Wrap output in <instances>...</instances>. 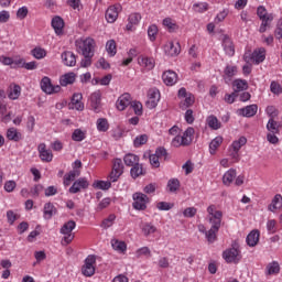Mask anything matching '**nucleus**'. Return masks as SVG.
Returning a JSON list of instances; mask_svg holds the SVG:
<instances>
[{"label":"nucleus","instance_id":"f257e3e1","mask_svg":"<svg viewBox=\"0 0 282 282\" xmlns=\"http://www.w3.org/2000/svg\"><path fill=\"white\" fill-rule=\"evenodd\" d=\"M95 43L96 42L91 37L76 42L77 52H79V54L84 56L80 62V67H91V58H94Z\"/></svg>","mask_w":282,"mask_h":282},{"label":"nucleus","instance_id":"f03ea898","mask_svg":"<svg viewBox=\"0 0 282 282\" xmlns=\"http://www.w3.org/2000/svg\"><path fill=\"white\" fill-rule=\"evenodd\" d=\"M75 228H76V221L68 220L59 229L61 235H64L63 241L65 242V246H69V243H72V241H74L75 235L72 234V231Z\"/></svg>","mask_w":282,"mask_h":282},{"label":"nucleus","instance_id":"7ed1b4c3","mask_svg":"<svg viewBox=\"0 0 282 282\" xmlns=\"http://www.w3.org/2000/svg\"><path fill=\"white\" fill-rule=\"evenodd\" d=\"M237 248H239V245L234 242L232 248L223 252V259H225L226 263H239V261H241L240 251Z\"/></svg>","mask_w":282,"mask_h":282},{"label":"nucleus","instance_id":"20e7f679","mask_svg":"<svg viewBox=\"0 0 282 282\" xmlns=\"http://www.w3.org/2000/svg\"><path fill=\"white\" fill-rule=\"evenodd\" d=\"M133 199V208L134 210H144L147 208V205L149 204L150 199L147 194H143L141 192H137L132 195Z\"/></svg>","mask_w":282,"mask_h":282},{"label":"nucleus","instance_id":"39448f33","mask_svg":"<svg viewBox=\"0 0 282 282\" xmlns=\"http://www.w3.org/2000/svg\"><path fill=\"white\" fill-rule=\"evenodd\" d=\"M41 89L44 91V94H47L48 96H52V94H58L61 93V86L59 85H53L52 79L47 76H44L41 79Z\"/></svg>","mask_w":282,"mask_h":282},{"label":"nucleus","instance_id":"423d86ee","mask_svg":"<svg viewBox=\"0 0 282 282\" xmlns=\"http://www.w3.org/2000/svg\"><path fill=\"white\" fill-rule=\"evenodd\" d=\"M95 263L96 256H88L84 261V265L82 267V274H84V276H94V274H96V267H94Z\"/></svg>","mask_w":282,"mask_h":282},{"label":"nucleus","instance_id":"0eeeda50","mask_svg":"<svg viewBox=\"0 0 282 282\" xmlns=\"http://www.w3.org/2000/svg\"><path fill=\"white\" fill-rule=\"evenodd\" d=\"M160 90L158 88H150L148 91V101L145 102L148 109H155L160 102Z\"/></svg>","mask_w":282,"mask_h":282},{"label":"nucleus","instance_id":"6e6552de","mask_svg":"<svg viewBox=\"0 0 282 282\" xmlns=\"http://www.w3.org/2000/svg\"><path fill=\"white\" fill-rule=\"evenodd\" d=\"M122 173H124V165L122 164V159H116L112 165V171L109 175L110 181L118 182Z\"/></svg>","mask_w":282,"mask_h":282},{"label":"nucleus","instance_id":"1a4fd4ad","mask_svg":"<svg viewBox=\"0 0 282 282\" xmlns=\"http://www.w3.org/2000/svg\"><path fill=\"white\" fill-rule=\"evenodd\" d=\"M51 25L57 36H63L65 34V31H63V29L65 28V21L63 20V18H61V15H55L52 19Z\"/></svg>","mask_w":282,"mask_h":282},{"label":"nucleus","instance_id":"9d476101","mask_svg":"<svg viewBox=\"0 0 282 282\" xmlns=\"http://www.w3.org/2000/svg\"><path fill=\"white\" fill-rule=\"evenodd\" d=\"M223 47L227 56H235V43H232V40L228 34L223 35Z\"/></svg>","mask_w":282,"mask_h":282},{"label":"nucleus","instance_id":"9b49d317","mask_svg":"<svg viewBox=\"0 0 282 282\" xmlns=\"http://www.w3.org/2000/svg\"><path fill=\"white\" fill-rule=\"evenodd\" d=\"M82 100H83V94L75 93L72 97L69 108L76 109L77 111H83V109H85V104H83Z\"/></svg>","mask_w":282,"mask_h":282},{"label":"nucleus","instance_id":"f8f14e48","mask_svg":"<svg viewBox=\"0 0 282 282\" xmlns=\"http://www.w3.org/2000/svg\"><path fill=\"white\" fill-rule=\"evenodd\" d=\"M257 111H259V106L254 104L238 109L239 116H242L243 118H253V116H257Z\"/></svg>","mask_w":282,"mask_h":282},{"label":"nucleus","instance_id":"ddd939ff","mask_svg":"<svg viewBox=\"0 0 282 282\" xmlns=\"http://www.w3.org/2000/svg\"><path fill=\"white\" fill-rule=\"evenodd\" d=\"M129 105H131V95L129 93L121 95L116 102L118 111H124Z\"/></svg>","mask_w":282,"mask_h":282},{"label":"nucleus","instance_id":"4468645a","mask_svg":"<svg viewBox=\"0 0 282 282\" xmlns=\"http://www.w3.org/2000/svg\"><path fill=\"white\" fill-rule=\"evenodd\" d=\"M80 188H89V182H87V178L80 177L77 181H75L73 185L69 187V193H80Z\"/></svg>","mask_w":282,"mask_h":282},{"label":"nucleus","instance_id":"2eb2a0df","mask_svg":"<svg viewBox=\"0 0 282 282\" xmlns=\"http://www.w3.org/2000/svg\"><path fill=\"white\" fill-rule=\"evenodd\" d=\"M259 19H260V21H262L259 32H260V34H263L264 32L268 31V28H270L272 25V21H274V14L267 13Z\"/></svg>","mask_w":282,"mask_h":282},{"label":"nucleus","instance_id":"dca6fc26","mask_svg":"<svg viewBox=\"0 0 282 282\" xmlns=\"http://www.w3.org/2000/svg\"><path fill=\"white\" fill-rule=\"evenodd\" d=\"M259 237H261L259 229L251 230L246 238L247 246L254 248L259 243Z\"/></svg>","mask_w":282,"mask_h":282},{"label":"nucleus","instance_id":"f3484780","mask_svg":"<svg viewBox=\"0 0 282 282\" xmlns=\"http://www.w3.org/2000/svg\"><path fill=\"white\" fill-rule=\"evenodd\" d=\"M37 151L40 153V160H42V162H52L54 154H52L51 150L46 149L45 143H41L37 148Z\"/></svg>","mask_w":282,"mask_h":282},{"label":"nucleus","instance_id":"a211bd4d","mask_svg":"<svg viewBox=\"0 0 282 282\" xmlns=\"http://www.w3.org/2000/svg\"><path fill=\"white\" fill-rule=\"evenodd\" d=\"M62 61L66 67L76 66V55L72 51H65L62 53Z\"/></svg>","mask_w":282,"mask_h":282},{"label":"nucleus","instance_id":"6ab92c4d","mask_svg":"<svg viewBox=\"0 0 282 282\" xmlns=\"http://www.w3.org/2000/svg\"><path fill=\"white\" fill-rule=\"evenodd\" d=\"M163 83L167 85V87H173L175 83H177V73L173 70H166L162 75Z\"/></svg>","mask_w":282,"mask_h":282},{"label":"nucleus","instance_id":"aec40b11","mask_svg":"<svg viewBox=\"0 0 282 282\" xmlns=\"http://www.w3.org/2000/svg\"><path fill=\"white\" fill-rule=\"evenodd\" d=\"M101 97L102 95L100 94V90H97L90 95V107L96 111V113L100 111Z\"/></svg>","mask_w":282,"mask_h":282},{"label":"nucleus","instance_id":"412c9836","mask_svg":"<svg viewBox=\"0 0 282 282\" xmlns=\"http://www.w3.org/2000/svg\"><path fill=\"white\" fill-rule=\"evenodd\" d=\"M140 21H142V14L138 12L131 13L128 18V24L126 25L128 32H133V25H138Z\"/></svg>","mask_w":282,"mask_h":282},{"label":"nucleus","instance_id":"4be33fe9","mask_svg":"<svg viewBox=\"0 0 282 282\" xmlns=\"http://www.w3.org/2000/svg\"><path fill=\"white\" fill-rule=\"evenodd\" d=\"M224 217V213L221 210L215 212L213 216H209V224H212V228L215 230H219L221 228V219Z\"/></svg>","mask_w":282,"mask_h":282},{"label":"nucleus","instance_id":"5701e85b","mask_svg":"<svg viewBox=\"0 0 282 282\" xmlns=\"http://www.w3.org/2000/svg\"><path fill=\"white\" fill-rule=\"evenodd\" d=\"M193 135H195V128L188 127L181 137L183 147H189L193 143Z\"/></svg>","mask_w":282,"mask_h":282},{"label":"nucleus","instance_id":"b1692460","mask_svg":"<svg viewBox=\"0 0 282 282\" xmlns=\"http://www.w3.org/2000/svg\"><path fill=\"white\" fill-rule=\"evenodd\" d=\"M181 50L182 46L180 45V42H176V44L169 42L165 45V52L167 53V56H178Z\"/></svg>","mask_w":282,"mask_h":282},{"label":"nucleus","instance_id":"393cba45","mask_svg":"<svg viewBox=\"0 0 282 282\" xmlns=\"http://www.w3.org/2000/svg\"><path fill=\"white\" fill-rule=\"evenodd\" d=\"M76 83V74L75 73H66L61 76L59 85L62 87H67V85H74Z\"/></svg>","mask_w":282,"mask_h":282},{"label":"nucleus","instance_id":"a878e982","mask_svg":"<svg viewBox=\"0 0 282 282\" xmlns=\"http://www.w3.org/2000/svg\"><path fill=\"white\" fill-rule=\"evenodd\" d=\"M117 19H118V7L116 6L109 7L106 11V21L108 23H116Z\"/></svg>","mask_w":282,"mask_h":282},{"label":"nucleus","instance_id":"bb28decb","mask_svg":"<svg viewBox=\"0 0 282 282\" xmlns=\"http://www.w3.org/2000/svg\"><path fill=\"white\" fill-rule=\"evenodd\" d=\"M252 58L256 65H260V63L265 61V50L263 47L254 50L252 53Z\"/></svg>","mask_w":282,"mask_h":282},{"label":"nucleus","instance_id":"cd10ccee","mask_svg":"<svg viewBox=\"0 0 282 282\" xmlns=\"http://www.w3.org/2000/svg\"><path fill=\"white\" fill-rule=\"evenodd\" d=\"M7 138L12 142H20L23 139V134L17 130V128H9L7 130Z\"/></svg>","mask_w":282,"mask_h":282},{"label":"nucleus","instance_id":"c85d7f7f","mask_svg":"<svg viewBox=\"0 0 282 282\" xmlns=\"http://www.w3.org/2000/svg\"><path fill=\"white\" fill-rule=\"evenodd\" d=\"M235 177H237V170L230 169L224 174L223 184H225V186H230V184H232L235 181Z\"/></svg>","mask_w":282,"mask_h":282},{"label":"nucleus","instance_id":"c756f323","mask_svg":"<svg viewBox=\"0 0 282 282\" xmlns=\"http://www.w3.org/2000/svg\"><path fill=\"white\" fill-rule=\"evenodd\" d=\"M44 219H52L53 215H56L58 213V209H56V206H54L53 203H46L44 205Z\"/></svg>","mask_w":282,"mask_h":282},{"label":"nucleus","instance_id":"7c9ffc66","mask_svg":"<svg viewBox=\"0 0 282 282\" xmlns=\"http://www.w3.org/2000/svg\"><path fill=\"white\" fill-rule=\"evenodd\" d=\"M234 93L239 94L248 89V82L246 79H236L232 82Z\"/></svg>","mask_w":282,"mask_h":282},{"label":"nucleus","instance_id":"2f4dec72","mask_svg":"<svg viewBox=\"0 0 282 282\" xmlns=\"http://www.w3.org/2000/svg\"><path fill=\"white\" fill-rule=\"evenodd\" d=\"M224 142V137L218 135L212 142L209 143V153L210 155H215L217 153V149L221 147V143Z\"/></svg>","mask_w":282,"mask_h":282},{"label":"nucleus","instance_id":"473e14b6","mask_svg":"<svg viewBox=\"0 0 282 282\" xmlns=\"http://www.w3.org/2000/svg\"><path fill=\"white\" fill-rule=\"evenodd\" d=\"M126 166H135L138 163H140V156L135 154H126L123 158Z\"/></svg>","mask_w":282,"mask_h":282},{"label":"nucleus","instance_id":"72a5a7b5","mask_svg":"<svg viewBox=\"0 0 282 282\" xmlns=\"http://www.w3.org/2000/svg\"><path fill=\"white\" fill-rule=\"evenodd\" d=\"M80 176V170H72L68 174L64 175V186H69L70 182Z\"/></svg>","mask_w":282,"mask_h":282},{"label":"nucleus","instance_id":"f704fd0d","mask_svg":"<svg viewBox=\"0 0 282 282\" xmlns=\"http://www.w3.org/2000/svg\"><path fill=\"white\" fill-rule=\"evenodd\" d=\"M206 122L209 129H213L214 131L219 130V128L221 127V122H219V119H217L215 115H210L209 117H207Z\"/></svg>","mask_w":282,"mask_h":282},{"label":"nucleus","instance_id":"c9c22d12","mask_svg":"<svg viewBox=\"0 0 282 282\" xmlns=\"http://www.w3.org/2000/svg\"><path fill=\"white\" fill-rule=\"evenodd\" d=\"M130 174L133 180H137V177H140V175H147V171L142 169V165H140V163H137L131 167Z\"/></svg>","mask_w":282,"mask_h":282},{"label":"nucleus","instance_id":"e433bc0d","mask_svg":"<svg viewBox=\"0 0 282 282\" xmlns=\"http://www.w3.org/2000/svg\"><path fill=\"white\" fill-rule=\"evenodd\" d=\"M111 246L117 252H127V242L118 239L111 240Z\"/></svg>","mask_w":282,"mask_h":282},{"label":"nucleus","instance_id":"4c0bfd02","mask_svg":"<svg viewBox=\"0 0 282 282\" xmlns=\"http://www.w3.org/2000/svg\"><path fill=\"white\" fill-rule=\"evenodd\" d=\"M281 272V267L279 265V262L273 261L267 265V274L270 276L272 274H279Z\"/></svg>","mask_w":282,"mask_h":282},{"label":"nucleus","instance_id":"58836bf2","mask_svg":"<svg viewBox=\"0 0 282 282\" xmlns=\"http://www.w3.org/2000/svg\"><path fill=\"white\" fill-rule=\"evenodd\" d=\"M180 180L177 178H171L169 182H167V189H169V193H177V191H180Z\"/></svg>","mask_w":282,"mask_h":282},{"label":"nucleus","instance_id":"ea45409f","mask_svg":"<svg viewBox=\"0 0 282 282\" xmlns=\"http://www.w3.org/2000/svg\"><path fill=\"white\" fill-rule=\"evenodd\" d=\"M139 64L142 65V67H147L148 69H153V67H155V59L152 57H142L139 59Z\"/></svg>","mask_w":282,"mask_h":282},{"label":"nucleus","instance_id":"a19ab883","mask_svg":"<svg viewBox=\"0 0 282 282\" xmlns=\"http://www.w3.org/2000/svg\"><path fill=\"white\" fill-rule=\"evenodd\" d=\"M93 186H94V188H99V191H109V188H111V182H109V181H95Z\"/></svg>","mask_w":282,"mask_h":282},{"label":"nucleus","instance_id":"79ce46f5","mask_svg":"<svg viewBox=\"0 0 282 282\" xmlns=\"http://www.w3.org/2000/svg\"><path fill=\"white\" fill-rule=\"evenodd\" d=\"M31 54L34 58L41 61V58H45V56H47V51H45V48L35 47L31 51Z\"/></svg>","mask_w":282,"mask_h":282},{"label":"nucleus","instance_id":"37998d69","mask_svg":"<svg viewBox=\"0 0 282 282\" xmlns=\"http://www.w3.org/2000/svg\"><path fill=\"white\" fill-rule=\"evenodd\" d=\"M147 142H149V135L141 134V135L135 137V139L133 140V147L135 149H138V148L147 144Z\"/></svg>","mask_w":282,"mask_h":282},{"label":"nucleus","instance_id":"c03bdc74","mask_svg":"<svg viewBox=\"0 0 282 282\" xmlns=\"http://www.w3.org/2000/svg\"><path fill=\"white\" fill-rule=\"evenodd\" d=\"M141 230L145 237H149V235H153V232H155L158 228L151 223H145L142 225Z\"/></svg>","mask_w":282,"mask_h":282},{"label":"nucleus","instance_id":"a18cd8bd","mask_svg":"<svg viewBox=\"0 0 282 282\" xmlns=\"http://www.w3.org/2000/svg\"><path fill=\"white\" fill-rule=\"evenodd\" d=\"M87 138L85 131H82L80 129H75L72 134V140L74 142H83Z\"/></svg>","mask_w":282,"mask_h":282},{"label":"nucleus","instance_id":"49530a36","mask_svg":"<svg viewBox=\"0 0 282 282\" xmlns=\"http://www.w3.org/2000/svg\"><path fill=\"white\" fill-rule=\"evenodd\" d=\"M19 96H21V86L14 84L8 97L10 98V100H19Z\"/></svg>","mask_w":282,"mask_h":282},{"label":"nucleus","instance_id":"de8ad7c7","mask_svg":"<svg viewBox=\"0 0 282 282\" xmlns=\"http://www.w3.org/2000/svg\"><path fill=\"white\" fill-rule=\"evenodd\" d=\"M248 142V139L246 137H240L238 140L234 141L231 147L234 149V151H240L241 147H246Z\"/></svg>","mask_w":282,"mask_h":282},{"label":"nucleus","instance_id":"09e8293b","mask_svg":"<svg viewBox=\"0 0 282 282\" xmlns=\"http://www.w3.org/2000/svg\"><path fill=\"white\" fill-rule=\"evenodd\" d=\"M106 51L108 52L109 56H113L115 54H118V50L116 46V40H109L106 43Z\"/></svg>","mask_w":282,"mask_h":282},{"label":"nucleus","instance_id":"8fccbe9b","mask_svg":"<svg viewBox=\"0 0 282 282\" xmlns=\"http://www.w3.org/2000/svg\"><path fill=\"white\" fill-rule=\"evenodd\" d=\"M219 232V229L210 228L206 234L205 237L208 241V243H215V240L217 239V234Z\"/></svg>","mask_w":282,"mask_h":282},{"label":"nucleus","instance_id":"3c124183","mask_svg":"<svg viewBox=\"0 0 282 282\" xmlns=\"http://www.w3.org/2000/svg\"><path fill=\"white\" fill-rule=\"evenodd\" d=\"M224 79L229 78V80L237 74V66L227 65L224 70Z\"/></svg>","mask_w":282,"mask_h":282},{"label":"nucleus","instance_id":"603ef678","mask_svg":"<svg viewBox=\"0 0 282 282\" xmlns=\"http://www.w3.org/2000/svg\"><path fill=\"white\" fill-rule=\"evenodd\" d=\"M113 221H116V214H110L107 218H105L101 223V228H111L113 226Z\"/></svg>","mask_w":282,"mask_h":282},{"label":"nucleus","instance_id":"864d4df0","mask_svg":"<svg viewBox=\"0 0 282 282\" xmlns=\"http://www.w3.org/2000/svg\"><path fill=\"white\" fill-rule=\"evenodd\" d=\"M194 12H198L199 14L208 11V3L207 2H197L193 4Z\"/></svg>","mask_w":282,"mask_h":282},{"label":"nucleus","instance_id":"5fc2aeb1","mask_svg":"<svg viewBox=\"0 0 282 282\" xmlns=\"http://www.w3.org/2000/svg\"><path fill=\"white\" fill-rule=\"evenodd\" d=\"M97 129L98 131L105 132L109 131V121L105 118H100L97 120Z\"/></svg>","mask_w":282,"mask_h":282},{"label":"nucleus","instance_id":"6e6d98bb","mask_svg":"<svg viewBox=\"0 0 282 282\" xmlns=\"http://www.w3.org/2000/svg\"><path fill=\"white\" fill-rule=\"evenodd\" d=\"M267 129L271 133H279V122L274 121L273 118L269 119L267 123Z\"/></svg>","mask_w":282,"mask_h":282},{"label":"nucleus","instance_id":"4d7b16f0","mask_svg":"<svg viewBox=\"0 0 282 282\" xmlns=\"http://www.w3.org/2000/svg\"><path fill=\"white\" fill-rule=\"evenodd\" d=\"M163 25L170 30V32H175V30H178L180 26L173 22V19L165 18L163 20Z\"/></svg>","mask_w":282,"mask_h":282},{"label":"nucleus","instance_id":"13d9d810","mask_svg":"<svg viewBox=\"0 0 282 282\" xmlns=\"http://www.w3.org/2000/svg\"><path fill=\"white\" fill-rule=\"evenodd\" d=\"M130 107L133 109L135 116H142V102L140 101H132L130 102Z\"/></svg>","mask_w":282,"mask_h":282},{"label":"nucleus","instance_id":"bf43d9fd","mask_svg":"<svg viewBox=\"0 0 282 282\" xmlns=\"http://www.w3.org/2000/svg\"><path fill=\"white\" fill-rule=\"evenodd\" d=\"M148 36H149L150 41H155V39L158 36V25L152 24L149 26Z\"/></svg>","mask_w":282,"mask_h":282},{"label":"nucleus","instance_id":"052dcab7","mask_svg":"<svg viewBox=\"0 0 282 282\" xmlns=\"http://www.w3.org/2000/svg\"><path fill=\"white\" fill-rule=\"evenodd\" d=\"M111 205V198L110 197H106L104 198L97 206V210H105V208H108Z\"/></svg>","mask_w":282,"mask_h":282},{"label":"nucleus","instance_id":"680f3d73","mask_svg":"<svg viewBox=\"0 0 282 282\" xmlns=\"http://www.w3.org/2000/svg\"><path fill=\"white\" fill-rule=\"evenodd\" d=\"M30 10H28V7H22L20 9H18L17 11V18L20 19L21 21H23V19H25L29 14Z\"/></svg>","mask_w":282,"mask_h":282},{"label":"nucleus","instance_id":"e2e57ef3","mask_svg":"<svg viewBox=\"0 0 282 282\" xmlns=\"http://www.w3.org/2000/svg\"><path fill=\"white\" fill-rule=\"evenodd\" d=\"M159 159L160 158H164V160H166V158H169V152L166 151V148L164 147H159L156 150H155V153H154Z\"/></svg>","mask_w":282,"mask_h":282},{"label":"nucleus","instance_id":"0e129e2a","mask_svg":"<svg viewBox=\"0 0 282 282\" xmlns=\"http://www.w3.org/2000/svg\"><path fill=\"white\" fill-rule=\"evenodd\" d=\"M173 204L172 203H166V202H160L156 204V208L159 210H171V208H173Z\"/></svg>","mask_w":282,"mask_h":282},{"label":"nucleus","instance_id":"69168bd1","mask_svg":"<svg viewBox=\"0 0 282 282\" xmlns=\"http://www.w3.org/2000/svg\"><path fill=\"white\" fill-rule=\"evenodd\" d=\"M183 215H184V217H188V218L195 217V215H197V208L187 207L184 209Z\"/></svg>","mask_w":282,"mask_h":282},{"label":"nucleus","instance_id":"338daca9","mask_svg":"<svg viewBox=\"0 0 282 282\" xmlns=\"http://www.w3.org/2000/svg\"><path fill=\"white\" fill-rule=\"evenodd\" d=\"M271 93L279 96V94H282L281 85L276 82H272L270 86Z\"/></svg>","mask_w":282,"mask_h":282},{"label":"nucleus","instance_id":"774afa93","mask_svg":"<svg viewBox=\"0 0 282 282\" xmlns=\"http://www.w3.org/2000/svg\"><path fill=\"white\" fill-rule=\"evenodd\" d=\"M274 36L278 41L282 39V21H279L274 31Z\"/></svg>","mask_w":282,"mask_h":282}]
</instances>
